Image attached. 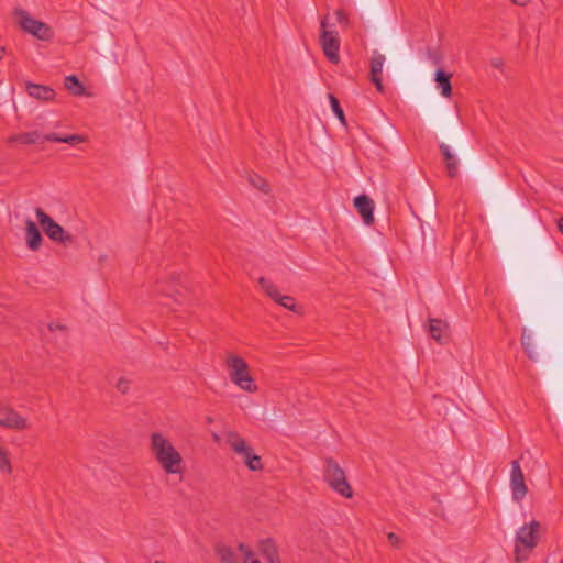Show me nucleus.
Returning a JSON list of instances; mask_svg holds the SVG:
<instances>
[{
  "instance_id": "obj_1",
  "label": "nucleus",
  "mask_w": 563,
  "mask_h": 563,
  "mask_svg": "<svg viewBox=\"0 0 563 563\" xmlns=\"http://www.w3.org/2000/svg\"><path fill=\"white\" fill-rule=\"evenodd\" d=\"M150 448L157 463L166 474L183 473L184 461L180 453L162 433L154 432L151 434Z\"/></svg>"
},
{
  "instance_id": "obj_2",
  "label": "nucleus",
  "mask_w": 563,
  "mask_h": 563,
  "mask_svg": "<svg viewBox=\"0 0 563 563\" xmlns=\"http://www.w3.org/2000/svg\"><path fill=\"white\" fill-rule=\"evenodd\" d=\"M541 525L537 520L519 528L515 538L514 561L522 563L529 559L539 542Z\"/></svg>"
},
{
  "instance_id": "obj_3",
  "label": "nucleus",
  "mask_w": 563,
  "mask_h": 563,
  "mask_svg": "<svg viewBox=\"0 0 563 563\" xmlns=\"http://www.w3.org/2000/svg\"><path fill=\"white\" fill-rule=\"evenodd\" d=\"M225 365L229 378L234 385L247 393L257 391V385L255 384L251 375L250 366L244 358L229 353L225 358Z\"/></svg>"
},
{
  "instance_id": "obj_4",
  "label": "nucleus",
  "mask_w": 563,
  "mask_h": 563,
  "mask_svg": "<svg viewBox=\"0 0 563 563\" xmlns=\"http://www.w3.org/2000/svg\"><path fill=\"white\" fill-rule=\"evenodd\" d=\"M324 479L329 486L345 498L353 497V489L346 481L343 468L332 457L324 461Z\"/></svg>"
},
{
  "instance_id": "obj_5",
  "label": "nucleus",
  "mask_w": 563,
  "mask_h": 563,
  "mask_svg": "<svg viewBox=\"0 0 563 563\" xmlns=\"http://www.w3.org/2000/svg\"><path fill=\"white\" fill-rule=\"evenodd\" d=\"M14 15L24 32L32 34L41 41L53 38L54 32L52 27L42 21L33 19L26 10L16 8L14 9Z\"/></svg>"
},
{
  "instance_id": "obj_6",
  "label": "nucleus",
  "mask_w": 563,
  "mask_h": 563,
  "mask_svg": "<svg viewBox=\"0 0 563 563\" xmlns=\"http://www.w3.org/2000/svg\"><path fill=\"white\" fill-rule=\"evenodd\" d=\"M35 213L41 227L51 240L64 244L66 242H71L73 236L66 232L64 228L59 225L53 218L45 213L43 209L37 208Z\"/></svg>"
},
{
  "instance_id": "obj_7",
  "label": "nucleus",
  "mask_w": 563,
  "mask_h": 563,
  "mask_svg": "<svg viewBox=\"0 0 563 563\" xmlns=\"http://www.w3.org/2000/svg\"><path fill=\"white\" fill-rule=\"evenodd\" d=\"M327 18H324L321 20L320 44L328 59L333 64H338L340 62V41L338 33L335 31L327 30Z\"/></svg>"
},
{
  "instance_id": "obj_8",
  "label": "nucleus",
  "mask_w": 563,
  "mask_h": 563,
  "mask_svg": "<svg viewBox=\"0 0 563 563\" xmlns=\"http://www.w3.org/2000/svg\"><path fill=\"white\" fill-rule=\"evenodd\" d=\"M258 284L272 300L287 310H290L295 313H301V307L296 303V299L291 296L282 295L276 285H274L271 280L266 279L265 277H260Z\"/></svg>"
},
{
  "instance_id": "obj_9",
  "label": "nucleus",
  "mask_w": 563,
  "mask_h": 563,
  "mask_svg": "<svg viewBox=\"0 0 563 563\" xmlns=\"http://www.w3.org/2000/svg\"><path fill=\"white\" fill-rule=\"evenodd\" d=\"M510 487L512 499L515 501H521L528 493V487L525 483V476L517 460L511 462Z\"/></svg>"
},
{
  "instance_id": "obj_10",
  "label": "nucleus",
  "mask_w": 563,
  "mask_h": 563,
  "mask_svg": "<svg viewBox=\"0 0 563 563\" xmlns=\"http://www.w3.org/2000/svg\"><path fill=\"white\" fill-rule=\"evenodd\" d=\"M0 426L12 430H25L29 424L26 418L22 417L11 407H0Z\"/></svg>"
},
{
  "instance_id": "obj_11",
  "label": "nucleus",
  "mask_w": 563,
  "mask_h": 563,
  "mask_svg": "<svg viewBox=\"0 0 563 563\" xmlns=\"http://www.w3.org/2000/svg\"><path fill=\"white\" fill-rule=\"evenodd\" d=\"M227 443L231 450L243 457V462L246 465L247 461L254 455V450L250 446L245 440L236 432L230 431L227 433Z\"/></svg>"
},
{
  "instance_id": "obj_12",
  "label": "nucleus",
  "mask_w": 563,
  "mask_h": 563,
  "mask_svg": "<svg viewBox=\"0 0 563 563\" xmlns=\"http://www.w3.org/2000/svg\"><path fill=\"white\" fill-rule=\"evenodd\" d=\"M354 207L365 224L371 225L374 222V202L368 196L360 195L355 197Z\"/></svg>"
},
{
  "instance_id": "obj_13",
  "label": "nucleus",
  "mask_w": 563,
  "mask_h": 563,
  "mask_svg": "<svg viewBox=\"0 0 563 563\" xmlns=\"http://www.w3.org/2000/svg\"><path fill=\"white\" fill-rule=\"evenodd\" d=\"M385 63V56L377 52H374L369 65V80L375 85L379 92L384 91L382 82V71Z\"/></svg>"
},
{
  "instance_id": "obj_14",
  "label": "nucleus",
  "mask_w": 563,
  "mask_h": 563,
  "mask_svg": "<svg viewBox=\"0 0 563 563\" xmlns=\"http://www.w3.org/2000/svg\"><path fill=\"white\" fill-rule=\"evenodd\" d=\"M26 91L30 97L40 101H52L56 96V92L52 87L31 81L26 82Z\"/></svg>"
},
{
  "instance_id": "obj_15",
  "label": "nucleus",
  "mask_w": 563,
  "mask_h": 563,
  "mask_svg": "<svg viewBox=\"0 0 563 563\" xmlns=\"http://www.w3.org/2000/svg\"><path fill=\"white\" fill-rule=\"evenodd\" d=\"M26 244L30 250L37 251L42 246L43 236L34 221H25Z\"/></svg>"
},
{
  "instance_id": "obj_16",
  "label": "nucleus",
  "mask_w": 563,
  "mask_h": 563,
  "mask_svg": "<svg viewBox=\"0 0 563 563\" xmlns=\"http://www.w3.org/2000/svg\"><path fill=\"white\" fill-rule=\"evenodd\" d=\"M430 328L429 332L431 336L439 342L440 344H444L448 342V329L449 325L446 322L441 319H429Z\"/></svg>"
},
{
  "instance_id": "obj_17",
  "label": "nucleus",
  "mask_w": 563,
  "mask_h": 563,
  "mask_svg": "<svg viewBox=\"0 0 563 563\" xmlns=\"http://www.w3.org/2000/svg\"><path fill=\"white\" fill-rule=\"evenodd\" d=\"M260 553L268 561V563H282L277 547L272 539L262 540L260 542Z\"/></svg>"
},
{
  "instance_id": "obj_18",
  "label": "nucleus",
  "mask_w": 563,
  "mask_h": 563,
  "mask_svg": "<svg viewBox=\"0 0 563 563\" xmlns=\"http://www.w3.org/2000/svg\"><path fill=\"white\" fill-rule=\"evenodd\" d=\"M451 77L452 74H449L443 69H438L434 74V81L437 82V87L440 89L441 95L445 98L452 96Z\"/></svg>"
},
{
  "instance_id": "obj_19",
  "label": "nucleus",
  "mask_w": 563,
  "mask_h": 563,
  "mask_svg": "<svg viewBox=\"0 0 563 563\" xmlns=\"http://www.w3.org/2000/svg\"><path fill=\"white\" fill-rule=\"evenodd\" d=\"M440 151L444 157L449 177L450 178L456 177L457 176V161L455 159L454 155L451 153L450 147L445 144H441Z\"/></svg>"
},
{
  "instance_id": "obj_20",
  "label": "nucleus",
  "mask_w": 563,
  "mask_h": 563,
  "mask_svg": "<svg viewBox=\"0 0 563 563\" xmlns=\"http://www.w3.org/2000/svg\"><path fill=\"white\" fill-rule=\"evenodd\" d=\"M45 141L49 142H59V143H67L70 145H76L78 143H82L86 141V137L80 134H70L66 136H60L57 133H48L44 136Z\"/></svg>"
},
{
  "instance_id": "obj_21",
  "label": "nucleus",
  "mask_w": 563,
  "mask_h": 563,
  "mask_svg": "<svg viewBox=\"0 0 563 563\" xmlns=\"http://www.w3.org/2000/svg\"><path fill=\"white\" fill-rule=\"evenodd\" d=\"M65 88L74 96H82L85 93L84 85L75 75H69L65 78Z\"/></svg>"
},
{
  "instance_id": "obj_22",
  "label": "nucleus",
  "mask_w": 563,
  "mask_h": 563,
  "mask_svg": "<svg viewBox=\"0 0 563 563\" xmlns=\"http://www.w3.org/2000/svg\"><path fill=\"white\" fill-rule=\"evenodd\" d=\"M328 97H329V101H330L331 109H332L333 113L335 114V117L340 120V122L343 125H346L345 114H344L343 109L340 106L338 98L332 93H329Z\"/></svg>"
},
{
  "instance_id": "obj_23",
  "label": "nucleus",
  "mask_w": 563,
  "mask_h": 563,
  "mask_svg": "<svg viewBox=\"0 0 563 563\" xmlns=\"http://www.w3.org/2000/svg\"><path fill=\"white\" fill-rule=\"evenodd\" d=\"M217 554L221 563H239L232 550L225 545L218 547Z\"/></svg>"
},
{
  "instance_id": "obj_24",
  "label": "nucleus",
  "mask_w": 563,
  "mask_h": 563,
  "mask_svg": "<svg viewBox=\"0 0 563 563\" xmlns=\"http://www.w3.org/2000/svg\"><path fill=\"white\" fill-rule=\"evenodd\" d=\"M22 141L25 144H34L40 140V133L36 131L27 132L19 135H14L10 139V141Z\"/></svg>"
},
{
  "instance_id": "obj_25",
  "label": "nucleus",
  "mask_w": 563,
  "mask_h": 563,
  "mask_svg": "<svg viewBox=\"0 0 563 563\" xmlns=\"http://www.w3.org/2000/svg\"><path fill=\"white\" fill-rule=\"evenodd\" d=\"M0 471L5 474H11L12 472L8 451L2 445H0Z\"/></svg>"
},
{
  "instance_id": "obj_26",
  "label": "nucleus",
  "mask_w": 563,
  "mask_h": 563,
  "mask_svg": "<svg viewBox=\"0 0 563 563\" xmlns=\"http://www.w3.org/2000/svg\"><path fill=\"white\" fill-rule=\"evenodd\" d=\"M249 180L253 187L257 188L262 192L267 194L269 191V186H268L267 181L260 175H256V174L251 175L249 177Z\"/></svg>"
},
{
  "instance_id": "obj_27",
  "label": "nucleus",
  "mask_w": 563,
  "mask_h": 563,
  "mask_svg": "<svg viewBox=\"0 0 563 563\" xmlns=\"http://www.w3.org/2000/svg\"><path fill=\"white\" fill-rule=\"evenodd\" d=\"M246 467L253 472L261 471L263 468L261 456L257 454L252 455L247 461Z\"/></svg>"
},
{
  "instance_id": "obj_28",
  "label": "nucleus",
  "mask_w": 563,
  "mask_h": 563,
  "mask_svg": "<svg viewBox=\"0 0 563 563\" xmlns=\"http://www.w3.org/2000/svg\"><path fill=\"white\" fill-rule=\"evenodd\" d=\"M239 551L243 555L244 563H250L252 560H256L253 551L244 543L239 544Z\"/></svg>"
},
{
  "instance_id": "obj_29",
  "label": "nucleus",
  "mask_w": 563,
  "mask_h": 563,
  "mask_svg": "<svg viewBox=\"0 0 563 563\" xmlns=\"http://www.w3.org/2000/svg\"><path fill=\"white\" fill-rule=\"evenodd\" d=\"M131 382L125 377H120L115 384V388L121 394H126L130 389Z\"/></svg>"
},
{
  "instance_id": "obj_30",
  "label": "nucleus",
  "mask_w": 563,
  "mask_h": 563,
  "mask_svg": "<svg viewBox=\"0 0 563 563\" xmlns=\"http://www.w3.org/2000/svg\"><path fill=\"white\" fill-rule=\"evenodd\" d=\"M530 341H531V336L529 334H526V332L523 331L522 336H521L522 346H523L525 351L527 352L528 356L530 358H533L531 351L529 349Z\"/></svg>"
},
{
  "instance_id": "obj_31",
  "label": "nucleus",
  "mask_w": 563,
  "mask_h": 563,
  "mask_svg": "<svg viewBox=\"0 0 563 563\" xmlns=\"http://www.w3.org/2000/svg\"><path fill=\"white\" fill-rule=\"evenodd\" d=\"M387 539L393 547L399 548L401 544V539L395 532H389Z\"/></svg>"
},
{
  "instance_id": "obj_32",
  "label": "nucleus",
  "mask_w": 563,
  "mask_h": 563,
  "mask_svg": "<svg viewBox=\"0 0 563 563\" xmlns=\"http://www.w3.org/2000/svg\"><path fill=\"white\" fill-rule=\"evenodd\" d=\"M335 14H336L338 21L340 23L346 22V15L344 14V12L342 10H338L335 12Z\"/></svg>"
},
{
  "instance_id": "obj_33",
  "label": "nucleus",
  "mask_w": 563,
  "mask_h": 563,
  "mask_svg": "<svg viewBox=\"0 0 563 563\" xmlns=\"http://www.w3.org/2000/svg\"><path fill=\"white\" fill-rule=\"evenodd\" d=\"M490 64L495 68H500L504 65V62L501 58H494Z\"/></svg>"
},
{
  "instance_id": "obj_34",
  "label": "nucleus",
  "mask_w": 563,
  "mask_h": 563,
  "mask_svg": "<svg viewBox=\"0 0 563 563\" xmlns=\"http://www.w3.org/2000/svg\"><path fill=\"white\" fill-rule=\"evenodd\" d=\"M531 0H511L515 5L526 7Z\"/></svg>"
},
{
  "instance_id": "obj_35",
  "label": "nucleus",
  "mask_w": 563,
  "mask_h": 563,
  "mask_svg": "<svg viewBox=\"0 0 563 563\" xmlns=\"http://www.w3.org/2000/svg\"><path fill=\"white\" fill-rule=\"evenodd\" d=\"M155 290L157 292H161V294H164V295H169L170 294L168 288L162 287L159 285L156 286Z\"/></svg>"
},
{
  "instance_id": "obj_36",
  "label": "nucleus",
  "mask_w": 563,
  "mask_h": 563,
  "mask_svg": "<svg viewBox=\"0 0 563 563\" xmlns=\"http://www.w3.org/2000/svg\"><path fill=\"white\" fill-rule=\"evenodd\" d=\"M48 328H49V330H51V331H55V330H57V329H58V330H63V329H64V327H63V325H60V324H55V323H51V324L48 325Z\"/></svg>"
},
{
  "instance_id": "obj_37",
  "label": "nucleus",
  "mask_w": 563,
  "mask_h": 563,
  "mask_svg": "<svg viewBox=\"0 0 563 563\" xmlns=\"http://www.w3.org/2000/svg\"><path fill=\"white\" fill-rule=\"evenodd\" d=\"M558 228L563 233V216L558 220Z\"/></svg>"
},
{
  "instance_id": "obj_38",
  "label": "nucleus",
  "mask_w": 563,
  "mask_h": 563,
  "mask_svg": "<svg viewBox=\"0 0 563 563\" xmlns=\"http://www.w3.org/2000/svg\"><path fill=\"white\" fill-rule=\"evenodd\" d=\"M4 53H5L4 47L0 46V59L3 58Z\"/></svg>"
},
{
  "instance_id": "obj_39",
  "label": "nucleus",
  "mask_w": 563,
  "mask_h": 563,
  "mask_svg": "<svg viewBox=\"0 0 563 563\" xmlns=\"http://www.w3.org/2000/svg\"><path fill=\"white\" fill-rule=\"evenodd\" d=\"M250 563H261L258 560H252Z\"/></svg>"
},
{
  "instance_id": "obj_40",
  "label": "nucleus",
  "mask_w": 563,
  "mask_h": 563,
  "mask_svg": "<svg viewBox=\"0 0 563 563\" xmlns=\"http://www.w3.org/2000/svg\"><path fill=\"white\" fill-rule=\"evenodd\" d=\"M213 439H214L216 441H218V440H219V437H218L217 434H213Z\"/></svg>"
},
{
  "instance_id": "obj_41",
  "label": "nucleus",
  "mask_w": 563,
  "mask_h": 563,
  "mask_svg": "<svg viewBox=\"0 0 563 563\" xmlns=\"http://www.w3.org/2000/svg\"><path fill=\"white\" fill-rule=\"evenodd\" d=\"M154 563H166L165 561H155Z\"/></svg>"
},
{
  "instance_id": "obj_42",
  "label": "nucleus",
  "mask_w": 563,
  "mask_h": 563,
  "mask_svg": "<svg viewBox=\"0 0 563 563\" xmlns=\"http://www.w3.org/2000/svg\"><path fill=\"white\" fill-rule=\"evenodd\" d=\"M560 563H563V560Z\"/></svg>"
}]
</instances>
